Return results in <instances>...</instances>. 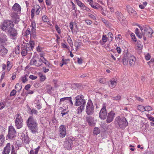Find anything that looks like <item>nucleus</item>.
I'll use <instances>...</instances> for the list:
<instances>
[{
	"label": "nucleus",
	"mask_w": 154,
	"mask_h": 154,
	"mask_svg": "<svg viewBox=\"0 0 154 154\" xmlns=\"http://www.w3.org/2000/svg\"><path fill=\"white\" fill-rule=\"evenodd\" d=\"M26 124L29 129L34 134L38 133V123L32 116H30L27 120Z\"/></svg>",
	"instance_id": "1"
},
{
	"label": "nucleus",
	"mask_w": 154,
	"mask_h": 154,
	"mask_svg": "<svg viewBox=\"0 0 154 154\" xmlns=\"http://www.w3.org/2000/svg\"><path fill=\"white\" fill-rule=\"evenodd\" d=\"M128 60L129 64L131 66H133L135 63L136 59L133 55L130 54H125L122 59L123 64L125 66L128 65Z\"/></svg>",
	"instance_id": "2"
},
{
	"label": "nucleus",
	"mask_w": 154,
	"mask_h": 154,
	"mask_svg": "<svg viewBox=\"0 0 154 154\" xmlns=\"http://www.w3.org/2000/svg\"><path fill=\"white\" fill-rule=\"evenodd\" d=\"M115 124L116 126H118L119 128L123 129L128 125V123L125 117L121 118L119 116L116 118Z\"/></svg>",
	"instance_id": "3"
},
{
	"label": "nucleus",
	"mask_w": 154,
	"mask_h": 154,
	"mask_svg": "<svg viewBox=\"0 0 154 154\" xmlns=\"http://www.w3.org/2000/svg\"><path fill=\"white\" fill-rule=\"evenodd\" d=\"M15 127L18 129L21 128L23 125V119L22 118L21 115L19 113L15 115Z\"/></svg>",
	"instance_id": "4"
},
{
	"label": "nucleus",
	"mask_w": 154,
	"mask_h": 154,
	"mask_svg": "<svg viewBox=\"0 0 154 154\" xmlns=\"http://www.w3.org/2000/svg\"><path fill=\"white\" fill-rule=\"evenodd\" d=\"M142 33L145 35L146 36L148 37H151L153 33L152 30L151 28L149 26H143L142 27L139 26Z\"/></svg>",
	"instance_id": "5"
},
{
	"label": "nucleus",
	"mask_w": 154,
	"mask_h": 154,
	"mask_svg": "<svg viewBox=\"0 0 154 154\" xmlns=\"http://www.w3.org/2000/svg\"><path fill=\"white\" fill-rule=\"evenodd\" d=\"M30 64L31 65L39 67L42 65V60L41 58L38 57H33L30 61Z\"/></svg>",
	"instance_id": "6"
},
{
	"label": "nucleus",
	"mask_w": 154,
	"mask_h": 154,
	"mask_svg": "<svg viewBox=\"0 0 154 154\" xmlns=\"http://www.w3.org/2000/svg\"><path fill=\"white\" fill-rule=\"evenodd\" d=\"M14 25L11 21L5 20L3 22L2 26V29L3 31H5L8 30V31L9 29L11 28L14 27Z\"/></svg>",
	"instance_id": "7"
},
{
	"label": "nucleus",
	"mask_w": 154,
	"mask_h": 154,
	"mask_svg": "<svg viewBox=\"0 0 154 154\" xmlns=\"http://www.w3.org/2000/svg\"><path fill=\"white\" fill-rule=\"evenodd\" d=\"M85 111L88 115H92L94 111L93 103L91 100H89L87 104Z\"/></svg>",
	"instance_id": "8"
},
{
	"label": "nucleus",
	"mask_w": 154,
	"mask_h": 154,
	"mask_svg": "<svg viewBox=\"0 0 154 154\" xmlns=\"http://www.w3.org/2000/svg\"><path fill=\"white\" fill-rule=\"evenodd\" d=\"M16 135V131L13 126L11 125L9 127L8 133L7 137L9 139H14Z\"/></svg>",
	"instance_id": "9"
},
{
	"label": "nucleus",
	"mask_w": 154,
	"mask_h": 154,
	"mask_svg": "<svg viewBox=\"0 0 154 154\" xmlns=\"http://www.w3.org/2000/svg\"><path fill=\"white\" fill-rule=\"evenodd\" d=\"M106 103H103V107L99 112V116L102 119H105L107 116V112L106 109Z\"/></svg>",
	"instance_id": "10"
},
{
	"label": "nucleus",
	"mask_w": 154,
	"mask_h": 154,
	"mask_svg": "<svg viewBox=\"0 0 154 154\" xmlns=\"http://www.w3.org/2000/svg\"><path fill=\"white\" fill-rule=\"evenodd\" d=\"M126 10L131 17L136 18L137 17L136 11L129 5L126 6Z\"/></svg>",
	"instance_id": "11"
},
{
	"label": "nucleus",
	"mask_w": 154,
	"mask_h": 154,
	"mask_svg": "<svg viewBox=\"0 0 154 154\" xmlns=\"http://www.w3.org/2000/svg\"><path fill=\"white\" fill-rule=\"evenodd\" d=\"M76 101L75 104L76 106H79L81 105H85L86 102L84 99V96L82 95L81 96H78L75 97Z\"/></svg>",
	"instance_id": "12"
},
{
	"label": "nucleus",
	"mask_w": 154,
	"mask_h": 154,
	"mask_svg": "<svg viewBox=\"0 0 154 154\" xmlns=\"http://www.w3.org/2000/svg\"><path fill=\"white\" fill-rule=\"evenodd\" d=\"M115 113L113 111H111L110 112L107 114L106 122L107 123H109L113 120L115 117Z\"/></svg>",
	"instance_id": "13"
},
{
	"label": "nucleus",
	"mask_w": 154,
	"mask_h": 154,
	"mask_svg": "<svg viewBox=\"0 0 154 154\" xmlns=\"http://www.w3.org/2000/svg\"><path fill=\"white\" fill-rule=\"evenodd\" d=\"M66 128L64 125H61L59 128V134L60 137L63 138L66 135Z\"/></svg>",
	"instance_id": "14"
},
{
	"label": "nucleus",
	"mask_w": 154,
	"mask_h": 154,
	"mask_svg": "<svg viewBox=\"0 0 154 154\" xmlns=\"http://www.w3.org/2000/svg\"><path fill=\"white\" fill-rule=\"evenodd\" d=\"M35 42H34L30 40L29 42L27 43L26 45H25L27 51H32L35 46Z\"/></svg>",
	"instance_id": "15"
},
{
	"label": "nucleus",
	"mask_w": 154,
	"mask_h": 154,
	"mask_svg": "<svg viewBox=\"0 0 154 154\" xmlns=\"http://www.w3.org/2000/svg\"><path fill=\"white\" fill-rule=\"evenodd\" d=\"M116 17L121 23L125 20V18L123 14L120 12L117 11L115 12Z\"/></svg>",
	"instance_id": "16"
},
{
	"label": "nucleus",
	"mask_w": 154,
	"mask_h": 154,
	"mask_svg": "<svg viewBox=\"0 0 154 154\" xmlns=\"http://www.w3.org/2000/svg\"><path fill=\"white\" fill-rule=\"evenodd\" d=\"M8 32L10 34V36L11 38L15 39L18 34L17 30L14 28V27H13L11 29H9Z\"/></svg>",
	"instance_id": "17"
},
{
	"label": "nucleus",
	"mask_w": 154,
	"mask_h": 154,
	"mask_svg": "<svg viewBox=\"0 0 154 154\" xmlns=\"http://www.w3.org/2000/svg\"><path fill=\"white\" fill-rule=\"evenodd\" d=\"M12 10L13 12L17 13V14H20L21 11V8L20 6L17 3H15L12 7Z\"/></svg>",
	"instance_id": "18"
},
{
	"label": "nucleus",
	"mask_w": 154,
	"mask_h": 154,
	"mask_svg": "<svg viewBox=\"0 0 154 154\" xmlns=\"http://www.w3.org/2000/svg\"><path fill=\"white\" fill-rule=\"evenodd\" d=\"M66 140L65 141L64 143V147L68 149H70L71 148V146L72 144V142L70 140H67L66 139Z\"/></svg>",
	"instance_id": "19"
},
{
	"label": "nucleus",
	"mask_w": 154,
	"mask_h": 154,
	"mask_svg": "<svg viewBox=\"0 0 154 154\" xmlns=\"http://www.w3.org/2000/svg\"><path fill=\"white\" fill-rule=\"evenodd\" d=\"M11 151V144L8 143L5 146L2 152V154H9Z\"/></svg>",
	"instance_id": "20"
},
{
	"label": "nucleus",
	"mask_w": 154,
	"mask_h": 154,
	"mask_svg": "<svg viewBox=\"0 0 154 154\" xmlns=\"http://www.w3.org/2000/svg\"><path fill=\"white\" fill-rule=\"evenodd\" d=\"M7 37L4 33H2L0 35V43H5L7 41Z\"/></svg>",
	"instance_id": "21"
},
{
	"label": "nucleus",
	"mask_w": 154,
	"mask_h": 154,
	"mask_svg": "<svg viewBox=\"0 0 154 154\" xmlns=\"http://www.w3.org/2000/svg\"><path fill=\"white\" fill-rule=\"evenodd\" d=\"M86 119L89 125L91 126H93L94 125V119L91 116H87Z\"/></svg>",
	"instance_id": "22"
},
{
	"label": "nucleus",
	"mask_w": 154,
	"mask_h": 154,
	"mask_svg": "<svg viewBox=\"0 0 154 154\" xmlns=\"http://www.w3.org/2000/svg\"><path fill=\"white\" fill-rule=\"evenodd\" d=\"M21 54L23 56H25L27 54V50L25 48V45H22L21 47Z\"/></svg>",
	"instance_id": "23"
},
{
	"label": "nucleus",
	"mask_w": 154,
	"mask_h": 154,
	"mask_svg": "<svg viewBox=\"0 0 154 154\" xmlns=\"http://www.w3.org/2000/svg\"><path fill=\"white\" fill-rule=\"evenodd\" d=\"M18 14L16 12H12L11 13V16L16 21H18L19 19V16Z\"/></svg>",
	"instance_id": "24"
},
{
	"label": "nucleus",
	"mask_w": 154,
	"mask_h": 154,
	"mask_svg": "<svg viewBox=\"0 0 154 154\" xmlns=\"http://www.w3.org/2000/svg\"><path fill=\"white\" fill-rule=\"evenodd\" d=\"M8 51V50L4 46H2L0 48V53L1 54L3 55H5L7 54Z\"/></svg>",
	"instance_id": "25"
},
{
	"label": "nucleus",
	"mask_w": 154,
	"mask_h": 154,
	"mask_svg": "<svg viewBox=\"0 0 154 154\" xmlns=\"http://www.w3.org/2000/svg\"><path fill=\"white\" fill-rule=\"evenodd\" d=\"M117 83L114 79L110 81L109 83V86L111 88H114L116 85Z\"/></svg>",
	"instance_id": "26"
},
{
	"label": "nucleus",
	"mask_w": 154,
	"mask_h": 154,
	"mask_svg": "<svg viewBox=\"0 0 154 154\" xmlns=\"http://www.w3.org/2000/svg\"><path fill=\"white\" fill-rule=\"evenodd\" d=\"M5 141V137L2 134L0 135V146L3 145Z\"/></svg>",
	"instance_id": "27"
},
{
	"label": "nucleus",
	"mask_w": 154,
	"mask_h": 154,
	"mask_svg": "<svg viewBox=\"0 0 154 154\" xmlns=\"http://www.w3.org/2000/svg\"><path fill=\"white\" fill-rule=\"evenodd\" d=\"M28 76V75H25L23 76H22L20 77V80L23 83H25L28 80L27 79Z\"/></svg>",
	"instance_id": "28"
},
{
	"label": "nucleus",
	"mask_w": 154,
	"mask_h": 154,
	"mask_svg": "<svg viewBox=\"0 0 154 154\" xmlns=\"http://www.w3.org/2000/svg\"><path fill=\"white\" fill-rule=\"evenodd\" d=\"M84 109V105H81L77 109V113L79 114L81 113Z\"/></svg>",
	"instance_id": "29"
},
{
	"label": "nucleus",
	"mask_w": 154,
	"mask_h": 154,
	"mask_svg": "<svg viewBox=\"0 0 154 154\" xmlns=\"http://www.w3.org/2000/svg\"><path fill=\"white\" fill-rule=\"evenodd\" d=\"M69 61V59H65L64 60V58H63L62 59L61 63L60 64V66L62 67L63 65H66L67 63V61Z\"/></svg>",
	"instance_id": "30"
},
{
	"label": "nucleus",
	"mask_w": 154,
	"mask_h": 154,
	"mask_svg": "<svg viewBox=\"0 0 154 154\" xmlns=\"http://www.w3.org/2000/svg\"><path fill=\"white\" fill-rule=\"evenodd\" d=\"M81 41L79 40H78L75 42L74 43L75 46L76 47V49H78L79 48L81 45Z\"/></svg>",
	"instance_id": "31"
},
{
	"label": "nucleus",
	"mask_w": 154,
	"mask_h": 154,
	"mask_svg": "<svg viewBox=\"0 0 154 154\" xmlns=\"http://www.w3.org/2000/svg\"><path fill=\"white\" fill-rule=\"evenodd\" d=\"M46 88L47 90V92L48 93H51V90H54L53 88L50 85H47L46 86Z\"/></svg>",
	"instance_id": "32"
},
{
	"label": "nucleus",
	"mask_w": 154,
	"mask_h": 154,
	"mask_svg": "<svg viewBox=\"0 0 154 154\" xmlns=\"http://www.w3.org/2000/svg\"><path fill=\"white\" fill-rule=\"evenodd\" d=\"M23 141L26 144H29V138L27 136H25L23 138Z\"/></svg>",
	"instance_id": "33"
},
{
	"label": "nucleus",
	"mask_w": 154,
	"mask_h": 154,
	"mask_svg": "<svg viewBox=\"0 0 154 154\" xmlns=\"http://www.w3.org/2000/svg\"><path fill=\"white\" fill-rule=\"evenodd\" d=\"M135 34L139 38H141L142 37V35L139 32V29L137 28L135 29Z\"/></svg>",
	"instance_id": "34"
},
{
	"label": "nucleus",
	"mask_w": 154,
	"mask_h": 154,
	"mask_svg": "<svg viewBox=\"0 0 154 154\" xmlns=\"http://www.w3.org/2000/svg\"><path fill=\"white\" fill-rule=\"evenodd\" d=\"M41 57H42V56H41ZM42 57L43 59L42 60L43 63L46 66H47L48 67L50 66V64L48 61L46 59L44 58L43 57Z\"/></svg>",
	"instance_id": "35"
},
{
	"label": "nucleus",
	"mask_w": 154,
	"mask_h": 154,
	"mask_svg": "<svg viewBox=\"0 0 154 154\" xmlns=\"http://www.w3.org/2000/svg\"><path fill=\"white\" fill-rule=\"evenodd\" d=\"M107 35L109 40H110V42L112 41L113 38V35L112 33L111 32H109Z\"/></svg>",
	"instance_id": "36"
},
{
	"label": "nucleus",
	"mask_w": 154,
	"mask_h": 154,
	"mask_svg": "<svg viewBox=\"0 0 154 154\" xmlns=\"http://www.w3.org/2000/svg\"><path fill=\"white\" fill-rule=\"evenodd\" d=\"M93 133L96 135L100 133V129L98 128L95 127L93 131Z\"/></svg>",
	"instance_id": "37"
},
{
	"label": "nucleus",
	"mask_w": 154,
	"mask_h": 154,
	"mask_svg": "<svg viewBox=\"0 0 154 154\" xmlns=\"http://www.w3.org/2000/svg\"><path fill=\"white\" fill-rule=\"evenodd\" d=\"M121 98V97L120 95H118L117 96H112V99L113 100H120Z\"/></svg>",
	"instance_id": "38"
},
{
	"label": "nucleus",
	"mask_w": 154,
	"mask_h": 154,
	"mask_svg": "<svg viewBox=\"0 0 154 154\" xmlns=\"http://www.w3.org/2000/svg\"><path fill=\"white\" fill-rule=\"evenodd\" d=\"M7 66L8 67L7 70L9 71L12 67V64L11 62L8 61L7 62Z\"/></svg>",
	"instance_id": "39"
},
{
	"label": "nucleus",
	"mask_w": 154,
	"mask_h": 154,
	"mask_svg": "<svg viewBox=\"0 0 154 154\" xmlns=\"http://www.w3.org/2000/svg\"><path fill=\"white\" fill-rule=\"evenodd\" d=\"M22 88V87L20 85L19 83H17L15 86V89H17L18 91L21 90Z\"/></svg>",
	"instance_id": "40"
},
{
	"label": "nucleus",
	"mask_w": 154,
	"mask_h": 154,
	"mask_svg": "<svg viewBox=\"0 0 154 154\" xmlns=\"http://www.w3.org/2000/svg\"><path fill=\"white\" fill-rule=\"evenodd\" d=\"M78 5L81 8L83 7L84 5L79 0H75Z\"/></svg>",
	"instance_id": "41"
},
{
	"label": "nucleus",
	"mask_w": 154,
	"mask_h": 154,
	"mask_svg": "<svg viewBox=\"0 0 154 154\" xmlns=\"http://www.w3.org/2000/svg\"><path fill=\"white\" fill-rule=\"evenodd\" d=\"M102 40L103 43H106L107 40H109V39L108 37H106V35H103L102 36Z\"/></svg>",
	"instance_id": "42"
},
{
	"label": "nucleus",
	"mask_w": 154,
	"mask_h": 154,
	"mask_svg": "<svg viewBox=\"0 0 154 154\" xmlns=\"http://www.w3.org/2000/svg\"><path fill=\"white\" fill-rule=\"evenodd\" d=\"M137 46L139 49H141L143 47L142 43L140 42H137Z\"/></svg>",
	"instance_id": "43"
},
{
	"label": "nucleus",
	"mask_w": 154,
	"mask_h": 154,
	"mask_svg": "<svg viewBox=\"0 0 154 154\" xmlns=\"http://www.w3.org/2000/svg\"><path fill=\"white\" fill-rule=\"evenodd\" d=\"M67 41L69 44L72 47L73 46V44L72 42L70 36L68 37L67 38Z\"/></svg>",
	"instance_id": "44"
},
{
	"label": "nucleus",
	"mask_w": 154,
	"mask_h": 154,
	"mask_svg": "<svg viewBox=\"0 0 154 154\" xmlns=\"http://www.w3.org/2000/svg\"><path fill=\"white\" fill-rule=\"evenodd\" d=\"M39 76L40 77V81L43 82L45 80L46 77L45 75H43L41 74L39 75Z\"/></svg>",
	"instance_id": "45"
},
{
	"label": "nucleus",
	"mask_w": 154,
	"mask_h": 154,
	"mask_svg": "<svg viewBox=\"0 0 154 154\" xmlns=\"http://www.w3.org/2000/svg\"><path fill=\"white\" fill-rule=\"evenodd\" d=\"M36 7L37 10L35 12V14L36 15H38L39 14V12L40 11V7L38 5H37L36 6Z\"/></svg>",
	"instance_id": "46"
},
{
	"label": "nucleus",
	"mask_w": 154,
	"mask_h": 154,
	"mask_svg": "<svg viewBox=\"0 0 154 154\" xmlns=\"http://www.w3.org/2000/svg\"><path fill=\"white\" fill-rule=\"evenodd\" d=\"M138 109L142 112L144 111L145 107L142 105H139L137 107Z\"/></svg>",
	"instance_id": "47"
},
{
	"label": "nucleus",
	"mask_w": 154,
	"mask_h": 154,
	"mask_svg": "<svg viewBox=\"0 0 154 154\" xmlns=\"http://www.w3.org/2000/svg\"><path fill=\"white\" fill-rule=\"evenodd\" d=\"M42 19L44 22H48L49 20L48 17L46 15H44L42 16Z\"/></svg>",
	"instance_id": "48"
},
{
	"label": "nucleus",
	"mask_w": 154,
	"mask_h": 154,
	"mask_svg": "<svg viewBox=\"0 0 154 154\" xmlns=\"http://www.w3.org/2000/svg\"><path fill=\"white\" fill-rule=\"evenodd\" d=\"M131 38L133 41L136 42V38L135 36L133 33H132L131 34Z\"/></svg>",
	"instance_id": "49"
},
{
	"label": "nucleus",
	"mask_w": 154,
	"mask_h": 154,
	"mask_svg": "<svg viewBox=\"0 0 154 154\" xmlns=\"http://www.w3.org/2000/svg\"><path fill=\"white\" fill-rule=\"evenodd\" d=\"M37 111L36 109H32L31 110V111L30 113V114L31 115H32L33 114H37Z\"/></svg>",
	"instance_id": "50"
},
{
	"label": "nucleus",
	"mask_w": 154,
	"mask_h": 154,
	"mask_svg": "<svg viewBox=\"0 0 154 154\" xmlns=\"http://www.w3.org/2000/svg\"><path fill=\"white\" fill-rule=\"evenodd\" d=\"M152 108L149 106H147L145 107L144 111H149L151 110Z\"/></svg>",
	"instance_id": "51"
},
{
	"label": "nucleus",
	"mask_w": 154,
	"mask_h": 154,
	"mask_svg": "<svg viewBox=\"0 0 154 154\" xmlns=\"http://www.w3.org/2000/svg\"><path fill=\"white\" fill-rule=\"evenodd\" d=\"M67 111L66 110H64L62 111L61 115L62 117H64V116L67 114Z\"/></svg>",
	"instance_id": "52"
},
{
	"label": "nucleus",
	"mask_w": 154,
	"mask_h": 154,
	"mask_svg": "<svg viewBox=\"0 0 154 154\" xmlns=\"http://www.w3.org/2000/svg\"><path fill=\"white\" fill-rule=\"evenodd\" d=\"M35 24H32V28L31 29V32H35L36 29H35Z\"/></svg>",
	"instance_id": "53"
},
{
	"label": "nucleus",
	"mask_w": 154,
	"mask_h": 154,
	"mask_svg": "<svg viewBox=\"0 0 154 154\" xmlns=\"http://www.w3.org/2000/svg\"><path fill=\"white\" fill-rule=\"evenodd\" d=\"M17 93V91L15 90H13L11 91L10 94V96H14Z\"/></svg>",
	"instance_id": "54"
},
{
	"label": "nucleus",
	"mask_w": 154,
	"mask_h": 154,
	"mask_svg": "<svg viewBox=\"0 0 154 154\" xmlns=\"http://www.w3.org/2000/svg\"><path fill=\"white\" fill-rule=\"evenodd\" d=\"M89 4L90 5H91V7H92L93 8H95V9H98V7L97 6V5L96 6L94 5H93V4L92 3H91V2H90Z\"/></svg>",
	"instance_id": "55"
},
{
	"label": "nucleus",
	"mask_w": 154,
	"mask_h": 154,
	"mask_svg": "<svg viewBox=\"0 0 154 154\" xmlns=\"http://www.w3.org/2000/svg\"><path fill=\"white\" fill-rule=\"evenodd\" d=\"M145 58L147 60H149L151 58V56L149 54H147L145 55Z\"/></svg>",
	"instance_id": "56"
},
{
	"label": "nucleus",
	"mask_w": 154,
	"mask_h": 154,
	"mask_svg": "<svg viewBox=\"0 0 154 154\" xmlns=\"http://www.w3.org/2000/svg\"><path fill=\"white\" fill-rule=\"evenodd\" d=\"M82 8L83 10H86L88 12H90L91 11V10L88 7H87L86 6H85V5Z\"/></svg>",
	"instance_id": "57"
},
{
	"label": "nucleus",
	"mask_w": 154,
	"mask_h": 154,
	"mask_svg": "<svg viewBox=\"0 0 154 154\" xmlns=\"http://www.w3.org/2000/svg\"><path fill=\"white\" fill-rule=\"evenodd\" d=\"M88 16L89 17H90L91 19H93L94 20H95L96 19V17L93 14H91V13L88 14Z\"/></svg>",
	"instance_id": "58"
},
{
	"label": "nucleus",
	"mask_w": 154,
	"mask_h": 154,
	"mask_svg": "<svg viewBox=\"0 0 154 154\" xmlns=\"http://www.w3.org/2000/svg\"><path fill=\"white\" fill-rule=\"evenodd\" d=\"M100 82L102 84H104L106 83V79L105 78H101L100 79Z\"/></svg>",
	"instance_id": "59"
},
{
	"label": "nucleus",
	"mask_w": 154,
	"mask_h": 154,
	"mask_svg": "<svg viewBox=\"0 0 154 154\" xmlns=\"http://www.w3.org/2000/svg\"><path fill=\"white\" fill-rule=\"evenodd\" d=\"M69 97H66L60 99V102H62L63 101H66V100H68V99H69Z\"/></svg>",
	"instance_id": "60"
},
{
	"label": "nucleus",
	"mask_w": 154,
	"mask_h": 154,
	"mask_svg": "<svg viewBox=\"0 0 154 154\" xmlns=\"http://www.w3.org/2000/svg\"><path fill=\"white\" fill-rule=\"evenodd\" d=\"M29 78L33 80L36 79L37 78V77L33 75H30L29 76Z\"/></svg>",
	"instance_id": "61"
},
{
	"label": "nucleus",
	"mask_w": 154,
	"mask_h": 154,
	"mask_svg": "<svg viewBox=\"0 0 154 154\" xmlns=\"http://www.w3.org/2000/svg\"><path fill=\"white\" fill-rule=\"evenodd\" d=\"M85 22L88 25H91L92 23V21L86 19L85 20Z\"/></svg>",
	"instance_id": "62"
},
{
	"label": "nucleus",
	"mask_w": 154,
	"mask_h": 154,
	"mask_svg": "<svg viewBox=\"0 0 154 154\" xmlns=\"http://www.w3.org/2000/svg\"><path fill=\"white\" fill-rule=\"evenodd\" d=\"M55 28L57 31V32L59 33H60L61 32L60 29V28L57 25H56L55 26Z\"/></svg>",
	"instance_id": "63"
},
{
	"label": "nucleus",
	"mask_w": 154,
	"mask_h": 154,
	"mask_svg": "<svg viewBox=\"0 0 154 154\" xmlns=\"http://www.w3.org/2000/svg\"><path fill=\"white\" fill-rule=\"evenodd\" d=\"M31 32L29 29L28 28L26 32V35H29V34L31 35Z\"/></svg>",
	"instance_id": "64"
}]
</instances>
